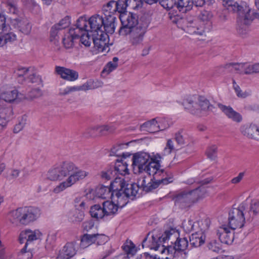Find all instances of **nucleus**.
<instances>
[{
	"label": "nucleus",
	"mask_w": 259,
	"mask_h": 259,
	"mask_svg": "<svg viewBox=\"0 0 259 259\" xmlns=\"http://www.w3.org/2000/svg\"><path fill=\"white\" fill-rule=\"evenodd\" d=\"M171 19L176 23L178 26L190 34L203 35L208 32L211 27V19L212 17L211 13L209 11L203 10L199 14L198 18L200 21L194 22L188 20L183 16H178L176 14L171 13Z\"/></svg>",
	"instance_id": "obj_1"
},
{
	"label": "nucleus",
	"mask_w": 259,
	"mask_h": 259,
	"mask_svg": "<svg viewBox=\"0 0 259 259\" xmlns=\"http://www.w3.org/2000/svg\"><path fill=\"white\" fill-rule=\"evenodd\" d=\"M156 231L149 233L142 242V247L149 248L157 252L158 259H173L175 256V248L171 245L165 246L162 237Z\"/></svg>",
	"instance_id": "obj_2"
},
{
	"label": "nucleus",
	"mask_w": 259,
	"mask_h": 259,
	"mask_svg": "<svg viewBox=\"0 0 259 259\" xmlns=\"http://www.w3.org/2000/svg\"><path fill=\"white\" fill-rule=\"evenodd\" d=\"M206 192V188L200 186L193 190L184 191L179 193L174 196V200L176 205L182 208L188 207L199 199L203 198Z\"/></svg>",
	"instance_id": "obj_3"
},
{
	"label": "nucleus",
	"mask_w": 259,
	"mask_h": 259,
	"mask_svg": "<svg viewBox=\"0 0 259 259\" xmlns=\"http://www.w3.org/2000/svg\"><path fill=\"white\" fill-rule=\"evenodd\" d=\"M10 222L13 224L27 225L38 217V210L32 207H19L9 213Z\"/></svg>",
	"instance_id": "obj_4"
},
{
	"label": "nucleus",
	"mask_w": 259,
	"mask_h": 259,
	"mask_svg": "<svg viewBox=\"0 0 259 259\" xmlns=\"http://www.w3.org/2000/svg\"><path fill=\"white\" fill-rule=\"evenodd\" d=\"M247 204L245 202H242L238 207L232 208L229 212L228 225L233 230L237 228H241L246 221L245 210Z\"/></svg>",
	"instance_id": "obj_5"
},
{
	"label": "nucleus",
	"mask_w": 259,
	"mask_h": 259,
	"mask_svg": "<svg viewBox=\"0 0 259 259\" xmlns=\"http://www.w3.org/2000/svg\"><path fill=\"white\" fill-rule=\"evenodd\" d=\"M223 5L226 7L228 11L238 13L239 15V21H240V23L238 28V33L242 35L246 34L248 31L247 25L250 23L251 19L249 18L247 13L243 15L242 7L239 5L237 3H234L232 1H224Z\"/></svg>",
	"instance_id": "obj_6"
},
{
	"label": "nucleus",
	"mask_w": 259,
	"mask_h": 259,
	"mask_svg": "<svg viewBox=\"0 0 259 259\" xmlns=\"http://www.w3.org/2000/svg\"><path fill=\"white\" fill-rule=\"evenodd\" d=\"M159 164L156 162L151 161L146 166L144 171L146 172L150 177L153 176V179L159 184H168L172 182L173 178L171 174L165 171L163 169L159 168Z\"/></svg>",
	"instance_id": "obj_7"
},
{
	"label": "nucleus",
	"mask_w": 259,
	"mask_h": 259,
	"mask_svg": "<svg viewBox=\"0 0 259 259\" xmlns=\"http://www.w3.org/2000/svg\"><path fill=\"white\" fill-rule=\"evenodd\" d=\"M125 185V181L120 178H116L111 183V187L113 189L111 199L119 208L124 206L128 202V197L123 191Z\"/></svg>",
	"instance_id": "obj_8"
},
{
	"label": "nucleus",
	"mask_w": 259,
	"mask_h": 259,
	"mask_svg": "<svg viewBox=\"0 0 259 259\" xmlns=\"http://www.w3.org/2000/svg\"><path fill=\"white\" fill-rule=\"evenodd\" d=\"M179 232L176 229L170 228L165 230L162 237L163 243H168L175 248V253L177 251H184L188 247V241L186 238H179Z\"/></svg>",
	"instance_id": "obj_9"
},
{
	"label": "nucleus",
	"mask_w": 259,
	"mask_h": 259,
	"mask_svg": "<svg viewBox=\"0 0 259 259\" xmlns=\"http://www.w3.org/2000/svg\"><path fill=\"white\" fill-rule=\"evenodd\" d=\"M89 173L88 171L79 168L75 165V169H73L69 175L67 179L60 183L53 190V192L58 194L67 188L70 187L76 182L84 179L88 176Z\"/></svg>",
	"instance_id": "obj_10"
},
{
	"label": "nucleus",
	"mask_w": 259,
	"mask_h": 259,
	"mask_svg": "<svg viewBox=\"0 0 259 259\" xmlns=\"http://www.w3.org/2000/svg\"><path fill=\"white\" fill-rule=\"evenodd\" d=\"M89 173L88 171L79 168L75 165V169H73L69 175L67 179L60 183L53 190V192L58 194L67 188L70 187L76 182L84 179L88 176Z\"/></svg>",
	"instance_id": "obj_11"
},
{
	"label": "nucleus",
	"mask_w": 259,
	"mask_h": 259,
	"mask_svg": "<svg viewBox=\"0 0 259 259\" xmlns=\"http://www.w3.org/2000/svg\"><path fill=\"white\" fill-rule=\"evenodd\" d=\"M120 19L122 26L119 30V34L120 35H127L129 31L136 28L138 23V16L136 14L128 13L120 14Z\"/></svg>",
	"instance_id": "obj_12"
},
{
	"label": "nucleus",
	"mask_w": 259,
	"mask_h": 259,
	"mask_svg": "<svg viewBox=\"0 0 259 259\" xmlns=\"http://www.w3.org/2000/svg\"><path fill=\"white\" fill-rule=\"evenodd\" d=\"M132 160L134 170H136V168H137V171L139 173H142L149 163L152 160V159L149 154L145 152H140L135 154Z\"/></svg>",
	"instance_id": "obj_13"
},
{
	"label": "nucleus",
	"mask_w": 259,
	"mask_h": 259,
	"mask_svg": "<svg viewBox=\"0 0 259 259\" xmlns=\"http://www.w3.org/2000/svg\"><path fill=\"white\" fill-rule=\"evenodd\" d=\"M22 95L13 87L4 86L0 89V101L13 103L17 99L22 100Z\"/></svg>",
	"instance_id": "obj_14"
},
{
	"label": "nucleus",
	"mask_w": 259,
	"mask_h": 259,
	"mask_svg": "<svg viewBox=\"0 0 259 259\" xmlns=\"http://www.w3.org/2000/svg\"><path fill=\"white\" fill-rule=\"evenodd\" d=\"M205 226H202L200 228V231H196L193 233L190 237V245L191 247H198L204 243L205 236L204 234V232L208 229L209 227L208 221L204 220Z\"/></svg>",
	"instance_id": "obj_15"
},
{
	"label": "nucleus",
	"mask_w": 259,
	"mask_h": 259,
	"mask_svg": "<svg viewBox=\"0 0 259 259\" xmlns=\"http://www.w3.org/2000/svg\"><path fill=\"white\" fill-rule=\"evenodd\" d=\"M41 236L42 234L39 230L25 229L20 233L19 240L20 243L26 241L24 247L26 248L29 242L40 239Z\"/></svg>",
	"instance_id": "obj_16"
},
{
	"label": "nucleus",
	"mask_w": 259,
	"mask_h": 259,
	"mask_svg": "<svg viewBox=\"0 0 259 259\" xmlns=\"http://www.w3.org/2000/svg\"><path fill=\"white\" fill-rule=\"evenodd\" d=\"M124 252L114 256L112 259H140L136 254L137 249L132 242H127L122 246Z\"/></svg>",
	"instance_id": "obj_17"
},
{
	"label": "nucleus",
	"mask_w": 259,
	"mask_h": 259,
	"mask_svg": "<svg viewBox=\"0 0 259 259\" xmlns=\"http://www.w3.org/2000/svg\"><path fill=\"white\" fill-rule=\"evenodd\" d=\"M136 185L138 188H141L145 192H149L158 187V182H155L150 176L148 177L142 175L138 178Z\"/></svg>",
	"instance_id": "obj_18"
},
{
	"label": "nucleus",
	"mask_w": 259,
	"mask_h": 259,
	"mask_svg": "<svg viewBox=\"0 0 259 259\" xmlns=\"http://www.w3.org/2000/svg\"><path fill=\"white\" fill-rule=\"evenodd\" d=\"M88 22L84 17H80L77 21L76 27L70 29L68 32L75 39L80 38L82 33H86Z\"/></svg>",
	"instance_id": "obj_19"
},
{
	"label": "nucleus",
	"mask_w": 259,
	"mask_h": 259,
	"mask_svg": "<svg viewBox=\"0 0 259 259\" xmlns=\"http://www.w3.org/2000/svg\"><path fill=\"white\" fill-rule=\"evenodd\" d=\"M199 96L197 95L190 96L186 98L183 102L185 108L193 114L198 115L200 113L198 102Z\"/></svg>",
	"instance_id": "obj_20"
},
{
	"label": "nucleus",
	"mask_w": 259,
	"mask_h": 259,
	"mask_svg": "<svg viewBox=\"0 0 259 259\" xmlns=\"http://www.w3.org/2000/svg\"><path fill=\"white\" fill-rule=\"evenodd\" d=\"M217 235L220 241L224 244H231L234 239V233L226 226H222L217 231Z\"/></svg>",
	"instance_id": "obj_21"
},
{
	"label": "nucleus",
	"mask_w": 259,
	"mask_h": 259,
	"mask_svg": "<svg viewBox=\"0 0 259 259\" xmlns=\"http://www.w3.org/2000/svg\"><path fill=\"white\" fill-rule=\"evenodd\" d=\"M55 70L57 74L60 75L61 78L66 80L73 81L76 80L78 77V72L74 70L64 67L56 66Z\"/></svg>",
	"instance_id": "obj_22"
},
{
	"label": "nucleus",
	"mask_w": 259,
	"mask_h": 259,
	"mask_svg": "<svg viewBox=\"0 0 259 259\" xmlns=\"http://www.w3.org/2000/svg\"><path fill=\"white\" fill-rule=\"evenodd\" d=\"M145 32L138 28H134L129 31V41L132 46L137 47L142 44Z\"/></svg>",
	"instance_id": "obj_23"
},
{
	"label": "nucleus",
	"mask_w": 259,
	"mask_h": 259,
	"mask_svg": "<svg viewBox=\"0 0 259 259\" xmlns=\"http://www.w3.org/2000/svg\"><path fill=\"white\" fill-rule=\"evenodd\" d=\"M76 252L75 244L72 242H68L60 251L57 259H70L76 254Z\"/></svg>",
	"instance_id": "obj_24"
},
{
	"label": "nucleus",
	"mask_w": 259,
	"mask_h": 259,
	"mask_svg": "<svg viewBox=\"0 0 259 259\" xmlns=\"http://www.w3.org/2000/svg\"><path fill=\"white\" fill-rule=\"evenodd\" d=\"M219 108L226 115V116L233 121L240 122L242 121V116L237 112L230 106H227L222 104H218Z\"/></svg>",
	"instance_id": "obj_25"
},
{
	"label": "nucleus",
	"mask_w": 259,
	"mask_h": 259,
	"mask_svg": "<svg viewBox=\"0 0 259 259\" xmlns=\"http://www.w3.org/2000/svg\"><path fill=\"white\" fill-rule=\"evenodd\" d=\"M87 22L88 24L90 25V32L103 29L104 18L103 17L99 15L96 14L92 16Z\"/></svg>",
	"instance_id": "obj_26"
},
{
	"label": "nucleus",
	"mask_w": 259,
	"mask_h": 259,
	"mask_svg": "<svg viewBox=\"0 0 259 259\" xmlns=\"http://www.w3.org/2000/svg\"><path fill=\"white\" fill-rule=\"evenodd\" d=\"M242 134L250 139H259V128L254 125H244L241 128Z\"/></svg>",
	"instance_id": "obj_27"
},
{
	"label": "nucleus",
	"mask_w": 259,
	"mask_h": 259,
	"mask_svg": "<svg viewBox=\"0 0 259 259\" xmlns=\"http://www.w3.org/2000/svg\"><path fill=\"white\" fill-rule=\"evenodd\" d=\"M246 221H251L255 216L259 215V201L257 200H252L249 210L247 207L246 209Z\"/></svg>",
	"instance_id": "obj_28"
},
{
	"label": "nucleus",
	"mask_w": 259,
	"mask_h": 259,
	"mask_svg": "<svg viewBox=\"0 0 259 259\" xmlns=\"http://www.w3.org/2000/svg\"><path fill=\"white\" fill-rule=\"evenodd\" d=\"M103 29L107 33L112 34L114 33L115 28V22L116 20L115 16L108 15L104 16Z\"/></svg>",
	"instance_id": "obj_29"
},
{
	"label": "nucleus",
	"mask_w": 259,
	"mask_h": 259,
	"mask_svg": "<svg viewBox=\"0 0 259 259\" xmlns=\"http://www.w3.org/2000/svg\"><path fill=\"white\" fill-rule=\"evenodd\" d=\"M108 35H103L100 38L95 37L94 39H92L95 47L99 52H103L108 48V46L107 45L108 42Z\"/></svg>",
	"instance_id": "obj_30"
},
{
	"label": "nucleus",
	"mask_w": 259,
	"mask_h": 259,
	"mask_svg": "<svg viewBox=\"0 0 259 259\" xmlns=\"http://www.w3.org/2000/svg\"><path fill=\"white\" fill-rule=\"evenodd\" d=\"M159 3L164 9L171 10L168 13L169 18L173 23L176 24V23L174 22L171 19V15L170 13H173L177 14L178 16H182L178 14V12L175 7L177 1L176 0H160Z\"/></svg>",
	"instance_id": "obj_31"
},
{
	"label": "nucleus",
	"mask_w": 259,
	"mask_h": 259,
	"mask_svg": "<svg viewBox=\"0 0 259 259\" xmlns=\"http://www.w3.org/2000/svg\"><path fill=\"white\" fill-rule=\"evenodd\" d=\"M178 14L183 15V14L191 10L192 8L191 0H177L175 6Z\"/></svg>",
	"instance_id": "obj_32"
},
{
	"label": "nucleus",
	"mask_w": 259,
	"mask_h": 259,
	"mask_svg": "<svg viewBox=\"0 0 259 259\" xmlns=\"http://www.w3.org/2000/svg\"><path fill=\"white\" fill-rule=\"evenodd\" d=\"M175 139L178 145H188L192 140V137L186 132L181 131L175 134Z\"/></svg>",
	"instance_id": "obj_33"
},
{
	"label": "nucleus",
	"mask_w": 259,
	"mask_h": 259,
	"mask_svg": "<svg viewBox=\"0 0 259 259\" xmlns=\"http://www.w3.org/2000/svg\"><path fill=\"white\" fill-rule=\"evenodd\" d=\"M103 206L106 216L115 214L118 208H119L112 200V201H106L104 202Z\"/></svg>",
	"instance_id": "obj_34"
},
{
	"label": "nucleus",
	"mask_w": 259,
	"mask_h": 259,
	"mask_svg": "<svg viewBox=\"0 0 259 259\" xmlns=\"http://www.w3.org/2000/svg\"><path fill=\"white\" fill-rule=\"evenodd\" d=\"M59 165L65 177L69 176L71 171L75 169V164L69 161L62 162L59 164Z\"/></svg>",
	"instance_id": "obj_35"
},
{
	"label": "nucleus",
	"mask_w": 259,
	"mask_h": 259,
	"mask_svg": "<svg viewBox=\"0 0 259 259\" xmlns=\"http://www.w3.org/2000/svg\"><path fill=\"white\" fill-rule=\"evenodd\" d=\"M90 214L92 217L97 220L102 219L106 216L103 206L101 207L99 204H96L91 207Z\"/></svg>",
	"instance_id": "obj_36"
},
{
	"label": "nucleus",
	"mask_w": 259,
	"mask_h": 259,
	"mask_svg": "<svg viewBox=\"0 0 259 259\" xmlns=\"http://www.w3.org/2000/svg\"><path fill=\"white\" fill-rule=\"evenodd\" d=\"M150 22V16L148 14H143L141 16L139 19H138V23L136 28H138L146 32Z\"/></svg>",
	"instance_id": "obj_37"
},
{
	"label": "nucleus",
	"mask_w": 259,
	"mask_h": 259,
	"mask_svg": "<svg viewBox=\"0 0 259 259\" xmlns=\"http://www.w3.org/2000/svg\"><path fill=\"white\" fill-rule=\"evenodd\" d=\"M184 228H186L187 231H196L197 227H199L200 228L202 226H205L204 221H198L195 223H193L192 221L189 220L187 222H184L183 224Z\"/></svg>",
	"instance_id": "obj_38"
},
{
	"label": "nucleus",
	"mask_w": 259,
	"mask_h": 259,
	"mask_svg": "<svg viewBox=\"0 0 259 259\" xmlns=\"http://www.w3.org/2000/svg\"><path fill=\"white\" fill-rule=\"evenodd\" d=\"M115 170L120 175H124L128 172L127 164L125 158L116 160Z\"/></svg>",
	"instance_id": "obj_39"
},
{
	"label": "nucleus",
	"mask_w": 259,
	"mask_h": 259,
	"mask_svg": "<svg viewBox=\"0 0 259 259\" xmlns=\"http://www.w3.org/2000/svg\"><path fill=\"white\" fill-rule=\"evenodd\" d=\"M109 131L107 125L97 126L92 127L88 130L89 134L91 136H98L104 134V132Z\"/></svg>",
	"instance_id": "obj_40"
},
{
	"label": "nucleus",
	"mask_w": 259,
	"mask_h": 259,
	"mask_svg": "<svg viewBox=\"0 0 259 259\" xmlns=\"http://www.w3.org/2000/svg\"><path fill=\"white\" fill-rule=\"evenodd\" d=\"M102 82L98 80H94L90 79L87 82L80 85L81 91H87L89 90H93L102 87Z\"/></svg>",
	"instance_id": "obj_41"
},
{
	"label": "nucleus",
	"mask_w": 259,
	"mask_h": 259,
	"mask_svg": "<svg viewBox=\"0 0 259 259\" xmlns=\"http://www.w3.org/2000/svg\"><path fill=\"white\" fill-rule=\"evenodd\" d=\"M103 12L104 16L113 15L117 12L115 6V1H110L106 6L103 7Z\"/></svg>",
	"instance_id": "obj_42"
},
{
	"label": "nucleus",
	"mask_w": 259,
	"mask_h": 259,
	"mask_svg": "<svg viewBox=\"0 0 259 259\" xmlns=\"http://www.w3.org/2000/svg\"><path fill=\"white\" fill-rule=\"evenodd\" d=\"M139 188L135 184H126L124 188H123V191L124 193L129 197L130 196H135L138 193Z\"/></svg>",
	"instance_id": "obj_43"
},
{
	"label": "nucleus",
	"mask_w": 259,
	"mask_h": 259,
	"mask_svg": "<svg viewBox=\"0 0 259 259\" xmlns=\"http://www.w3.org/2000/svg\"><path fill=\"white\" fill-rule=\"evenodd\" d=\"M95 234H84L81 239L80 246L85 248L95 243Z\"/></svg>",
	"instance_id": "obj_44"
},
{
	"label": "nucleus",
	"mask_w": 259,
	"mask_h": 259,
	"mask_svg": "<svg viewBox=\"0 0 259 259\" xmlns=\"http://www.w3.org/2000/svg\"><path fill=\"white\" fill-rule=\"evenodd\" d=\"M43 95L42 91L39 88L33 89L30 91L24 97H22L23 99L32 101L35 99L41 97Z\"/></svg>",
	"instance_id": "obj_45"
},
{
	"label": "nucleus",
	"mask_w": 259,
	"mask_h": 259,
	"mask_svg": "<svg viewBox=\"0 0 259 259\" xmlns=\"http://www.w3.org/2000/svg\"><path fill=\"white\" fill-rule=\"evenodd\" d=\"M142 126L147 127V131L150 133H154L163 130L160 128L155 119H153L150 121L144 123Z\"/></svg>",
	"instance_id": "obj_46"
},
{
	"label": "nucleus",
	"mask_w": 259,
	"mask_h": 259,
	"mask_svg": "<svg viewBox=\"0 0 259 259\" xmlns=\"http://www.w3.org/2000/svg\"><path fill=\"white\" fill-rule=\"evenodd\" d=\"M29 71V68L19 66L15 70L14 73L18 78V80L21 83L25 82V79L23 78L24 75H27Z\"/></svg>",
	"instance_id": "obj_47"
},
{
	"label": "nucleus",
	"mask_w": 259,
	"mask_h": 259,
	"mask_svg": "<svg viewBox=\"0 0 259 259\" xmlns=\"http://www.w3.org/2000/svg\"><path fill=\"white\" fill-rule=\"evenodd\" d=\"M124 146V144H122L113 146V148L111 149L110 155H115L118 157L122 156L124 158H125V157L129 156L130 154H128V153H124L121 152L122 148Z\"/></svg>",
	"instance_id": "obj_48"
},
{
	"label": "nucleus",
	"mask_w": 259,
	"mask_h": 259,
	"mask_svg": "<svg viewBox=\"0 0 259 259\" xmlns=\"http://www.w3.org/2000/svg\"><path fill=\"white\" fill-rule=\"evenodd\" d=\"M96 193L98 197L102 199L111 198V190L108 187L102 186L98 188L96 190Z\"/></svg>",
	"instance_id": "obj_49"
},
{
	"label": "nucleus",
	"mask_w": 259,
	"mask_h": 259,
	"mask_svg": "<svg viewBox=\"0 0 259 259\" xmlns=\"http://www.w3.org/2000/svg\"><path fill=\"white\" fill-rule=\"evenodd\" d=\"M70 24V18L69 16H67L61 19L58 24L54 25L53 27V29H56L59 30L67 28L69 26Z\"/></svg>",
	"instance_id": "obj_50"
},
{
	"label": "nucleus",
	"mask_w": 259,
	"mask_h": 259,
	"mask_svg": "<svg viewBox=\"0 0 259 259\" xmlns=\"http://www.w3.org/2000/svg\"><path fill=\"white\" fill-rule=\"evenodd\" d=\"M199 108L200 109V113L201 111H207L211 110L212 106L210 104L208 100L203 97H199V101L198 102Z\"/></svg>",
	"instance_id": "obj_51"
},
{
	"label": "nucleus",
	"mask_w": 259,
	"mask_h": 259,
	"mask_svg": "<svg viewBox=\"0 0 259 259\" xmlns=\"http://www.w3.org/2000/svg\"><path fill=\"white\" fill-rule=\"evenodd\" d=\"M207 247L209 250L217 253L222 250L221 244L215 239L211 240L207 243Z\"/></svg>",
	"instance_id": "obj_52"
},
{
	"label": "nucleus",
	"mask_w": 259,
	"mask_h": 259,
	"mask_svg": "<svg viewBox=\"0 0 259 259\" xmlns=\"http://www.w3.org/2000/svg\"><path fill=\"white\" fill-rule=\"evenodd\" d=\"M244 67H245V63H229L224 66L225 69H229L230 71H233L234 70L240 72L244 71Z\"/></svg>",
	"instance_id": "obj_53"
},
{
	"label": "nucleus",
	"mask_w": 259,
	"mask_h": 259,
	"mask_svg": "<svg viewBox=\"0 0 259 259\" xmlns=\"http://www.w3.org/2000/svg\"><path fill=\"white\" fill-rule=\"evenodd\" d=\"M118 58L117 57H114L113 58L112 61L109 62L106 65L104 69L102 71V72H107V74H109L110 72L115 69L118 66Z\"/></svg>",
	"instance_id": "obj_54"
},
{
	"label": "nucleus",
	"mask_w": 259,
	"mask_h": 259,
	"mask_svg": "<svg viewBox=\"0 0 259 259\" xmlns=\"http://www.w3.org/2000/svg\"><path fill=\"white\" fill-rule=\"evenodd\" d=\"M218 147L216 145H212L206 149V154L207 157L211 160H214L217 156Z\"/></svg>",
	"instance_id": "obj_55"
},
{
	"label": "nucleus",
	"mask_w": 259,
	"mask_h": 259,
	"mask_svg": "<svg viewBox=\"0 0 259 259\" xmlns=\"http://www.w3.org/2000/svg\"><path fill=\"white\" fill-rule=\"evenodd\" d=\"M233 89L235 91L237 96L239 98H245L249 96L250 93L246 91L242 92L239 86L237 84L235 80H233Z\"/></svg>",
	"instance_id": "obj_56"
},
{
	"label": "nucleus",
	"mask_w": 259,
	"mask_h": 259,
	"mask_svg": "<svg viewBox=\"0 0 259 259\" xmlns=\"http://www.w3.org/2000/svg\"><path fill=\"white\" fill-rule=\"evenodd\" d=\"M75 39L68 33L65 35L63 38V43L65 48L70 49L73 47L74 40Z\"/></svg>",
	"instance_id": "obj_57"
},
{
	"label": "nucleus",
	"mask_w": 259,
	"mask_h": 259,
	"mask_svg": "<svg viewBox=\"0 0 259 259\" xmlns=\"http://www.w3.org/2000/svg\"><path fill=\"white\" fill-rule=\"evenodd\" d=\"M127 0H118L117 2H115L116 8L118 13L121 14L124 13L127 6Z\"/></svg>",
	"instance_id": "obj_58"
},
{
	"label": "nucleus",
	"mask_w": 259,
	"mask_h": 259,
	"mask_svg": "<svg viewBox=\"0 0 259 259\" xmlns=\"http://www.w3.org/2000/svg\"><path fill=\"white\" fill-rule=\"evenodd\" d=\"M12 114L13 110L11 107L2 108L0 110V117H2V119L6 121L9 119Z\"/></svg>",
	"instance_id": "obj_59"
},
{
	"label": "nucleus",
	"mask_w": 259,
	"mask_h": 259,
	"mask_svg": "<svg viewBox=\"0 0 259 259\" xmlns=\"http://www.w3.org/2000/svg\"><path fill=\"white\" fill-rule=\"evenodd\" d=\"M27 82L39 84L42 83V79L41 77L39 75L37 74L36 72L33 69L29 76Z\"/></svg>",
	"instance_id": "obj_60"
},
{
	"label": "nucleus",
	"mask_w": 259,
	"mask_h": 259,
	"mask_svg": "<svg viewBox=\"0 0 259 259\" xmlns=\"http://www.w3.org/2000/svg\"><path fill=\"white\" fill-rule=\"evenodd\" d=\"M178 147L175 146L174 142L171 139L167 140L166 146L164 149L163 152L164 155H168L174 150H177Z\"/></svg>",
	"instance_id": "obj_61"
},
{
	"label": "nucleus",
	"mask_w": 259,
	"mask_h": 259,
	"mask_svg": "<svg viewBox=\"0 0 259 259\" xmlns=\"http://www.w3.org/2000/svg\"><path fill=\"white\" fill-rule=\"evenodd\" d=\"M10 19L12 25L15 28H18L19 30L21 28V26L23 25L24 20H27L26 19L20 17H11Z\"/></svg>",
	"instance_id": "obj_62"
},
{
	"label": "nucleus",
	"mask_w": 259,
	"mask_h": 259,
	"mask_svg": "<svg viewBox=\"0 0 259 259\" xmlns=\"http://www.w3.org/2000/svg\"><path fill=\"white\" fill-rule=\"evenodd\" d=\"M10 19L12 25L15 28H18L19 30L21 28V26L23 25L24 20H27L26 19L20 17H11Z\"/></svg>",
	"instance_id": "obj_63"
},
{
	"label": "nucleus",
	"mask_w": 259,
	"mask_h": 259,
	"mask_svg": "<svg viewBox=\"0 0 259 259\" xmlns=\"http://www.w3.org/2000/svg\"><path fill=\"white\" fill-rule=\"evenodd\" d=\"M91 34H89L88 31L86 33H82L80 35V41L82 44L85 47H90L92 42V37L91 38Z\"/></svg>",
	"instance_id": "obj_64"
}]
</instances>
